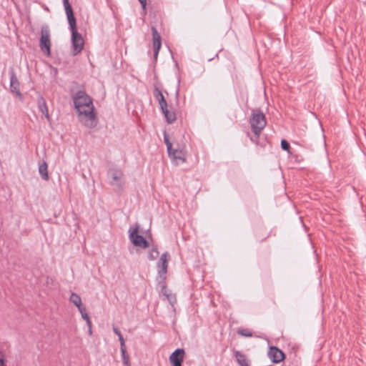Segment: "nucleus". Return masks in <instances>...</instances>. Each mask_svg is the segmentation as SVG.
<instances>
[{
	"label": "nucleus",
	"mask_w": 366,
	"mask_h": 366,
	"mask_svg": "<svg viewBox=\"0 0 366 366\" xmlns=\"http://www.w3.org/2000/svg\"><path fill=\"white\" fill-rule=\"evenodd\" d=\"M68 23H69V27L71 31V32H74L77 31L76 29V19L74 16L73 10L71 8V6L69 1V0H63Z\"/></svg>",
	"instance_id": "obj_10"
},
{
	"label": "nucleus",
	"mask_w": 366,
	"mask_h": 366,
	"mask_svg": "<svg viewBox=\"0 0 366 366\" xmlns=\"http://www.w3.org/2000/svg\"><path fill=\"white\" fill-rule=\"evenodd\" d=\"M169 260V254L166 252L161 255L159 261L157 263V267L158 269V278L161 282L164 281L167 278Z\"/></svg>",
	"instance_id": "obj_7"
},
{
	"label": "nucleus",
	"mask_w": 366,
	"mask_h": 366,
	"mask_svg": "<svg viewBox=\"0 0 366 366\" xmlns=\"http://www.w3.org/2000/svg\"><path fill=\"white\" fill-rule=\"evenodd\" d=\"M10 89L11 92L21 97L22 94L19 90V82L14 71L10 73Z\"/></svg>",
	"instance_id": "obj_14"
},
{
	"label": "nucleus",
	"mask_w": 366,
	"mask_h": 366,
	"mask_svg": "<svg viewBox=\"0 0 366 366\" xmlns=\"http://www.w3.org/2000/svg\"><path fill=\"white\" fill-rule=\"evenodd\" d=\"M109 179V184L116 192L123 191L125 184V179L123 171L119 168H111L107 172Z\"/></svg>",
	"instance_id": "obj_3"
},
{
	"label": "nucleus",
	"mask_w": 366,
	"mask_h": 366,
	"mask_svg": "<svg viewBox=\"0 0 366 366\" xmlns=\"http://www.w3.org/2000/svg\"><path fill=\"white\" fill-rule=\"evenodd\" d=\"M154 96L159 102L161 111L164 114L167 122L168 124H172L177 119L176 114L174 111L168 109L167 102L162 92L158 88H155L154 90Z\"/></svg>",
	"instance_id": "obj_4"
},
{
	"label": "nucleus",
	"mask_w": 366,
	"mask_h": 366,
	"mask_svg": "<svg viewBox=\"0 0 366 366\" xmlns=\"http://www.w3.org/2000/svg\"><path fill=\"white\" fill-rule=\"evenodd\" d=\"M158 256H159V251H158L157 248L154 247L149 251L148 258L150 260H154L155 259L157 258Z\"/></svg>",
	"instance_id": "obj_19"
},
{
	"label": "nucleus",
	"mask_w": 366,
	"mask_h": 366,
	"mask_svg": "<svg viewBox=\"0 0 366 366\" xmlns=\"http://www.w3.org/2000/svg\"><path fill=\"white\" fill-rule=\"evenodd\" d=\"M234 355L239 365L249 366V361L245 355L242 354L241 352L236 351Z\"/></svg>",
	"instance_id": "obj_16"
},
{
	"label": "nucleus",
	"mask_w": 366,
	"mask_h": 366,
	"mask_svg": "<svg viewBox=\"0 0 366 366\" xmlns=\"http://www.w3.org/2000/svg\"><path fill=\"white\" fill-rule=\"evenodd\" d=\"M249 124L254 133V137H251L250 139L257 144L259 135L267 124L265 115L259 109H252Z\"/></svg>",
	"instance_id": "obj_2"
},
{
	"label": "nucleus",
	"mask_w": 366,
	"mask_h": 366,
	"mask_svg": "<svg viewBox=\"0 0 366 366\" xmlns=\"http://www.w3.org/2000/svg\"><path fill=\"white\" fill-rule=\"evenodd\" d=\"M79 311V312L81 313V317L87 321V320H89V315L87 314L86 311V308L85 307H81V309L78 310Z\"/></svg>",
	"instance_id": "obj_22"
},
{
	"label": "nucleus",
	"mask_w": 366,
	"mask_h": 366,
	"mask_svg": "<svg viewBox=\"0 0 366 366\" xmlns=\"http://www.w3.org/2000/svg\"><path fill=\"white\" fill-rule=\"evenodd\" d=\"M86 325H87L89 328L92 327V321H91L90 319L87 320V321H86Z\"/></svg>",
	"instance_id": "obj_28"
},
{
	"label": "nucleus",
	"mask_w": 366,
	"mask_h": 366,
	"mask_svg": "<svg viewBox=\"0 0 366 366\" xmlns=\"http://www.w3.org/2000/svg\"><path fill=\"white\" fill-rule=\"evenodd\" d=\"M129 232V239L134 246L142 249H145L149 247V243L146 239L143 236L139 234L138 227L135 228H130Z\"/></svg>",
	"instance_id": "obj_8"
},
{
	"label": "nucleus",
	"mask_w": 366,
	"mask_h": 366,
	"mask_svg": "<svg viewBox=\"0 0 366 366\" xmlns=\"http://www.w3.org/2000/svg\"><path fill=\"white\" fill-rule=\"evenodd\" d=\"M39 173L44 180L49 179L48 166L46 162H43L39 165Z\"/></svg>",
	"instance_id": "obj_18"
},
{
	"label": "nucleus",
	"mask_w": 366,
	"mask_h": 366,
	"mask_svg": "<svg viewBox=\"0 0 366 366\" xmlns=\"http://www.w3.org/2000/svg\"><path fill=\"white\" fill-rule=\"evenodd\" d=\"M268 357L273 363H279L285 359V355L281 350L272 346L269 349Z\"/></svg>",
	"instance_id": "obj_11"
},
{
	"label": "nucleus",
	"mask_w": 366,
	"mask_h": 366,
	"mask_svg": "<svg viewBox=\"0 0 366 366\" xmlns=\"http://www.w3.org/2000/svg\"><path fill=\"white\" fill-rule=\"evenodd\" d=\"M39 47L41 50L46 55L51 54V40L50 30L47 25H44L41 29V37L39 40Z\"/></svg>",
	"instance_id": "obj_5"
},
{
	"label": "nucleus",
	"mask_w": 366,
	"mask_h": 366,
	"mask_svg": "<svg viewBox=\"0 0 366 366\" xmlns=\"http://www.w3.org/2000/svg\"><path fill=\"white\" fill-rule=\"evenodd\" d=\"M152 32L154 56L155 59H157L159 51L161 49V46H162L161 36L158 33L156 27H154V26L152 27Z\"/></svg>",
	"instance_id": "obj_12"
},
{
	"label": "nucleus",
	"mask_w": 366,
	"mask_h": 366,
	"mask_svg": "<svg viewBox=\"0 0 366 366\" xmlns=\"http://www.w3.org/2000/svg\"><path fill=\"white\" fill-rule=\"evenodd\" d=\"M164 142L167 146V152L171 149V148L173 147V145L170 142L169 139V137H167V134L164 133Z\"/></svg>",
	"instance_id": "obj_21"
},
{
	"label": "nucleus",
	"mask_w": 366,
	"mask_h": 366,
	"mask_svg": "<svg viewBox=\"0 0 366 366\" xmlns=\"http://www.w3.org/2000/svg\"><path fill=\"white\" fill-rule=\"evenodd\" d=\"M71 41L72 55L76 56L83 50L84 41L82 36L77 31L71 32Z\"/></svg>",
	"instance_id": "obj_9"
},
{
	"label": "nucleus",
	"mask_w": 366,
	"mask_h": 366,
	"mask_svg": "<svg viewBox=\"0 0 366 366\" xmlns=\"http://www.w3.org/2000/svg\"><path fill=\"white\" fill-rule=\"evenodd\" d=\"M121 353L124 365L126 366H129L130 365V362L129 355L127 354L126 349H124V350H121Z\"/></svg>",
	"instance_id": "obj_20"
},
{
	"label": "nucleus",
	"mask_w": 366,
	"mask_h": 366,
	"mask_svg": "<svg viewBox=\"0 0 366 366\" xmlns=\"http://www.w3.org/2000/svg\"><path fill=\"white\" fill-rule=\"evenodd\" d=\"M139 1L140 2L142 8L144 9H146V5H147V1L146 0H139Z\"/></svg>",
	"instance_id": "obj_27"
},
{
	"label": "nucleus",
	"mask_w": 366,
	"mask_h": 366,
	"mask_svg": "<svg viewBox=\"0 0 366 366\" xmlns=\"http://www.w3.org/2000/svg\"><path fill=\"white\" fill-rule=\"evenodd\" d=\"M184 357V350L183 349H177L171 354L169 361L172 366H182Z\"/></svg>",
	"instance_id": "obj_13"
},
{
	"label": "nucleus",
	"mask_w": 366,
	"mask_h": 366,
	"mask_svg": "<svg viewBox=\"0 0 366 366\" xmlns=\"http://www.w3.org/2000/svg\"><path fill=\"white\" fill-rule=\"evenodd\" d=\"M88 332H89V335H92V327L89 328Z\"/></svg>",
	"instance_id": "obj_30"
},
{
	"label": "nucleus",
	"mask_w": 366,
	"mask_h": 366,
	"mask_svg": "<svg viewBox=\"0 0 366 366\" xmlns=\"http://www.w3.org/2000/svg\"><path fill=\"white\" fill-rule=\"evenodd\" d=\"M0 366H5L4 360L3 358L0 359Z\"/></svg>",
	"instance_id": "obj_29"
},
{
	"label": "nucleus",
	"mask_w": 366,
	"mask_h": 366,
	"mask_svg": "<svg viewBox=\"0 0 366 366\" xmlns=\"http://www.w3.org/2000/svg\"><path fill=\"white\" fill-rule=\"evenodd\" d=\"M69 301L71 303H73L78 308V310H79L81 307H83L82 302H81V298L76 293L71 292V294L70 295V297H69Z\"/></svg>",
	"instance_id": "obj_17"
},
{
	"label": "nucleus",
	"mask_w": 366,
	"mask_h": 366,
	"mask_svg": "<svg viewBox=\"0 0 366 366\" xmlns=\"http://www.w3.org/2000/svg\"><path fill=\"white\" fill-rule=\"evenodd\" d=\"M37 103H38L39 110L42 113V114H44L45 116V117L46 118V119L48 121H50L51 118H50V116L49 114V109H48L46 101L44 99V97H40L38 99Z\"/></svg>",
	"instance_id": "obj_15"
},
{
	"label": "nucleus",
	"mask_w": 366,
	"mask_h": 366,
	"mask_svg": "<svg viewBox=\"0 0 366 366\" xmlns=\"http://www.w3.org/2000/svg\"><path fill=\"white\" fill-rule=\"evenodd\" d=\"M118 337L120 342L121 350H124V349H126L124 339L122 335L119 336Z\"/></svg>",
	"instance_id": "obj_25"
},
{
	"label": "nucleus",
	"mask_w": 366,
	"mask_h": 366,
	"mask_svg": "<svg viewBox=\"0 0 366 366\" xmlns=\"http://www.w3.org/2000/svg\"><path fill=\"white\" fill-rule=\"evenodd\" d=\"M113 331H114V333H115L118 337H119V336H120V335H122V333H121V332L119 331V330L117 327H114V326H113Z\"/></svg>",
	"instance_id": "obj_26"
},
{
	"label": "nucleus",
	"mask_w": 366,
	"mask_h": 366,
	"mask_svg": "<svg viewBox=\"0 0 366 366\" xmlns=\"http://www.w3.org/2000/svg\"><path fill=\"white\" fill-rule=\"evenodd\" d=\"M167 152L173 164L178 165L186 162L187 152L184 146L177 145L176 147H173Z\"/></svg>",
	"instance_id": "obj_6"
},
{
	"label": "nucleus",
	"mask_w": 366,
	"mask_h": 366,
	"mask_svg": "<svg viewBox=\"0 0 366 366\" xmlns=\"http://www.w3.org/2000/svg\"><path fill=\"white\" fill-rule=\"evenodd\" d=\"M72 99L80 123L89 129L96 127L98 118L92 99L84 90L76 92Z\"/></svg>",
	"instance_id": "obj_1"
},
{
	"label": "nucleus",
	"mask_w": 366,
	"mask_h": 366,
	"mask_svg": "<svg viewBox=\"0 0 366 366\" xmlns=\"http://www.w3.org/2000/svg\"><path fill=\"white\" fill-rule=\"evenodd\" d=\"M238 334L244 336V337H252V332L247 329H242L238 331Z\"/></svg>",
	"instance_id": "obj_23"
},
{
	"label": "nucleus",
	"mask_w": 366,
	"mask_h": 366,
	"mask_svg": "<svg viewBox=\"0 0 366 366\" xmlns=\"http://www.w3.org/2000/svg\"><path fill=\"white\" fill-rule=\"evenodd\" d=\"M281 147L282 149L285 151H288L290 148V144L285 139L281 141Z\"/></svg>",
	"instance_id": "obj_24"
}]
</instances>
